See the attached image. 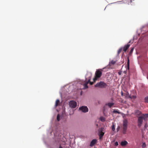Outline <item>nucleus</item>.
Listing matches in <instances>:
<instances>
[{"instance_id": "nucleus-15", "label": "nucleus", "mask_w": 148, "mask_h": 148, "mask_svg": "<svg viewBox=\"0 0 148 148\" xmlns=\"http://www.w3.org/2000/svg\"><path fill=\"white\" fill-rule=\"evenodd\" d=\"M60 103V100L59 99H57L56 101V103L55 106L57 107L59 105V103Z\"/></svg>"}, {"instance_id": "nucleus-26", "label": "nucleus", "mask_w": 148, "mask_h": 148, "mask_svg": "<svg viewBox=\"0 0 148 148\" xmlns=\"http://www.w3.org/2000/svg\"><path fill=\"white\" fill-rule=\"evenodd\" d=\"M145 102H148V97H146L145 98Z\"/></svg>"}, {"instance_id": "nucleus-2", "label": "nucleus", "mask_w": 148, "mask_h": 148, "mask_svg": "<svg viewBox=\"0 0 148 148\" xmlns=\"http://www.w3.org/2000/svg\"><path fill=\"white\" fill-rule=\"evenodd\" d=\"M107 86V84L103 82H100L96 84L95 86L97 87H99L101 88H105Z\"/></svg>"}, {"instance_id": "nucleus-24", "label": "nucleus", "mask_w": 148, "mask_h": 148, "mask_svg": "<svg viewBox=\"0 0 148 148\" xmlns=\"http://www.w3.org/2000/svg\"><path fill=\"white\" fill-rule=\"evenodd\" d=\"M130 98L131 99H135L136 98V96L134 95L131 96V95L130 96Z\"/></svg>"}, {"instance_id": "nucleus-5", "label": "nucleus", "mask_w": 148, "mask_h": 148, "mask_svg": "<svg viewBox=\"0 0 148 148\" xmlns=\"http://www.w3.org/2000/svg\"><path fill=\"white\" fill-rule=\"evenodd\" d=\"M69 105L72 108H75L77 106V103L74 101H70L69 103Z\"/></svg>"}, {"instance_id": "nucleus-8", "label": "nucleus", "mask_w": 148, "mask_h": 148, "mask_svg": "<svg viewBox=\"0 0 148 148\" xmlns=\"http://www.w3.org/2000/svg\"><path fill=\"white\" fill-rule=\"evenodd\" d=\"M90 79H89L87 82H86L84 84L83 86H84V89H86L88 88V86L87 85V84L88 83H89V82H90Z\"/></svg>"}, {"instance_id": "nucleus-31", "label": "nucleus", "mask_w": 148, "mask_h": 148, "mask_svg": "<svg viewBox=\"0 0 148 148\" xmlns=\"http://www.w3.org/2000/svg\"><path fill=\"white\" fill-rule=\"evenodd\" d=\"M119 128H120L118 126L117 128V131H119Z\"/></svg>"}, {"instance_id": "nucleus-35", "label": "nucleus", "mask_w": 148, "mask_h": 148, "mask_svg": "<svg viewBox=\"0 0 148 148\" xmlns=\"http://www.w3.org/2000/svg\"><path fill=\"white\" fill-rule=\"evenodd\" d=\"M103 69H104V68H103L102 69L103 70Z\"/></svg>"}, {"instance_id": "nucleus-16", "label": "nucleus", "mask_w": 148, "mask_h": 148, "mask_svg": "<svg viewBox=\"0 0 148 148\" xmlns=\"http://www.w3.org/2000/svg\"><path fill=\"white\" fill-rule=\"evenodd\" d=\"M123 49V47H121L118 50L117 52V55H119Z\"/></svg>"}, {"instance_id": "nucleus-18", "label": "nucleus", "mask_w": 148, "mask_h": 148, "mask_svg": "<svg viewBox=\"0 0 148 148\" xmlns=\"http://www.w3.org/2000/svg\"><path fill=\"white\" fill-rule=\"evenodd\" d=\"M100 120L102 122H104L105 121V118L103 116H101L100 118Z\"/></svg>"}, {"instance_id": "nucleus-23", "label": "nucleus", "mask_w": 148, "mask_h": 148, "mask_svg": "<svg viewBox=\"0 0 148 148\" xmlns=\"http://www.w3.org/2000/svg\"><path fill=\"white\" fill-rule=\"evenodd\" d=\"M57 120L58 121H59L60 120V116L59 114H58L57 116Z\"/></svg>"}, {"instance_id": "nucleus-28", "label": "nucleus", "mask_w": 148, "mask_h": 148, "mask_svg": "<svg viewBox=\"0 0 148 148\" xmlns=\"http://www.w3.org/2000/svg\"><path fill=\"white\" fill-rule=\"evenodd\" d=\"M115 145L116 146H117L118 145V143L117 142H116L115 143Z\"/></svg>"}, {"instance_id": "nucleus-30", "label": "nucleus", "mask_w": 148, "mask_h": 148, "mask_svg": "<svg viewBox=\"0 0 148 148\" xmlns=\"http://www.w3.org/2000/svg\"><path fill=\"white\" fill-rule=\"evenodd\" d=\"M90 85H92V84H93V82H90H90H89V83Z\"/></svg>"}, {"instance_id": "nucleus-6", "label": "nucleus", "mask_w": 148, "mask_h": 148, "mask_svg": "<svg viewBox=\"0 0 148 148\" xmlns=\"http://www.w3.org/2000/svg\"><path fill=\"white\" fill-rule=\"evenodd\" d=\"M104 128L103 127H101L99 128L98 130V135H101V136H103L104 134V133L103 132V131Z\"/></svg>"}, {"instance_id": "nucleus-1", "label": "nucleus", "mask_w": 148, "mask_h": 148, "mask_svg": "<svg viewBox=\"0 0 148 148\" xmlns=\"http://www.w3.org/2000/svg\"><path fill=\"white\" fill-rule=\"evenodd\" d=\"M103 71V69H97L95 73V78H93V80L95 82V81L97 80V79H98L102 75V71Z\"/></svg>"}, {"instance_id": "nucleus-14", "label": "nucleus", "mask_w": 148, "mask_h": 148, "mask_svg": "<svg viewBox=\"0 0 148 148\" xmlns=\"http://www.w3.org/2000/svg\"><path fill=\"white\" fill-rule=\"evenodd\" d=\"M131 95H129V93L128 92H126L125 94V97L127 98H130V96Z\"/></svg>"}, {"instance_id": "nucleus-37", "label": "nucleus", "mask_w": 148, "mask_h": 148, "mask_svg": "<svg viewBox=\"0 0 148 148\" xmlns=\"http://www.w3.org/2000/svg\"><path fill=\"white\" fill-rule=\"evenodd\" d=\"M144 115H143V116L144 117Z\"/></svg>"}, {"instance_id": "nucleus-20", "label": "nucleus", "mask_w": 148, "mask_h": 148, "mask_svg": "<svg viewBox=\"0 0 148 148\" xmlns=\"http://www.w3.org/2000/svg\"><path fill=\"white\" fill-rule=\"evenodd\" d=\"M127 69H128L129 68L130 66V60L129 58H128L127 59Z\"/></svg>"}, {"instance_id": "nucleus-36", "label": "nucleus", "mask_w": 148, "mask_h": 148, "mask_svg": "<svg viewBox=\"0 0 148 148\" xmlns=\"http://www.w3.org/2000/svg\"><path fill=\"white\" fill-rule=\"evenodd\" d=\"M103 69H104V68H103L102 69L103 70Z\"/></svg>"}, {"instance_id": "nucleus-34", "label": "nucleus", "mask_w": 148, "mask_h": 148, "mask_svg": "<svg viewBox=\"0 0 148 148\" xmlns=\"http://www.w3.org/2000/svg\"><path fill=\"white\" fill-rule=\"evenodd\" d=\"M132 0H130V3H131L132 2Z\"/></svg>"}, {"instance_id": "nucleus-32", "label": "nucleus", "mask_w": 148, "mask_h": 148, "mask_svg": "<svg viewBox=\"0 0 148 148\" xmlns=\"http://www.w3.org/2000/svg\"><path fill=\"white\" fill-rule=\"evenodd\" d=\"M118 74L119 75H120L121 74V73L120 72H119Z\"/></svg>"}, {"instance_id": "nucleus-22", "label": "nucleus", "mask_w": 148, "mask_h": 148, "mask_svg": "<svg viewBox=\"0 0 148 148\" xmlns=\"http://www.w3.org/2000/svg\"><path fill=\"white\" fill-rule=\"evenodd\" d=\"M146 145L145 143H143L142 145V147L143 148H145L146 147Z\"/></svg>"}, {"instance_id": "nucleus-21", "label": "nucleus", "mask_w": 148, "mask_h": 148, "mask_svg": "<svg viewBox=\"0 0 148 148\" xmlns=\"http://www.w3.org/2000/svg\"><path fill=\"white\" fill-rule=\"evenodd\" d=\"M116 62L115 61L112 60L111 61V62L110 63V64H112L114 65L115 64Z\"/></svg>"}, {"instance_id": "nucleus-29", "label": "nucleus", "mask_w": 148, "mask_h": 148, "mask_svg": "<svg viewBox=\"0 0 148 148\" xmlns=\"http://www.w3.org/2000/svg\"><path fill=\"white\" fill-rule=\"evenodd\" d=\"M99 138L100 139H101L102 138L103 136H101V135H99Z\"/></svg>"}, {"instance_id": "nucleus-7", "label": "nucleus", "mask_w": 148, "mask_h": 148, "mask_svg": "<svg viewBox=\"0 0 148 148\" xmlns=\"http://www.w3.org/2000/svg\"><path fill=\"white\" fill-rule=\"evenodd\" d=\"M130 42V41L129 42L127 45H125L124 47L123 48V51L125 52L126 50L128 49L130 46V45L129 44V43Z\"/></svg>"}, {"instance_id": "nucleus-33", "label": "nucleus", "mask_w": 148, "mask_h": 148, "mask_svg": "<svg viewBox=\"0 0 148 148\" xmlns=\"http://www.w3.org/2000/svg\"><path fill=\"white\" fill-rule=\"evenodd\" d=\"M59 148H62L61 145H60V146H59Z\"/></svg>"}, {"instance_id": "nucleus-12", "label": "nucleus", "mask_w": 148, "mask_h": 148, "mask_svg": "<svg viewBox=\"0 0 148 148\" xmlns=\"http://www.w3.org/2000/svg\"><path fill=\"white\" fill-rule=\"evenodd\" d=\"M114 105V103H109L106 104V105L108 106L110 108H111Z\"/></svg>"}, {"instance_id": "nucleus-3", "label": "nucleus", "mask_w": 148, "mask_h": 148, "mask_svg": "<svg viewBox=\"0 0 148 148\" xmlns=\"http://www.w3.org/2000/svg\"><path fill=\"white\" fill-rule=\"evenodd\" d=\"M143 119H145L144 117L143 116H140L138 117V125L139 127H140L141 126L143 122Z\"/></svg>"}, {"instance_id": "nucleus-27", "label": "nucleus", "mask_w": 148, "mask_h": 148, "mask_svg": "<svg viewBox=\"0 0 148 148\" xmlns=\"http://www.w3.org/2000/svg\"><path fill=\"white\" fill-rule=\"evenodd\" d=\"M134 48H132L131 49V50L130 51V54H131V53H132V52H133V51L134 50Z\"/></svg>"}, {"instance_id": "nucleus-9", "label": "nucleus", "mask_w": 148, "mask_h": 148, "mask_svg": "<svg viewBox=\"0 0 148 148\" xmlns=\"http://www.w3.org/2000/svg\"><path fill=\"white\" fill-rule=\"evenodd\" d=\"M97 142V140L96 139H93L90 143V146L92 147Z\"/></svg>"}, {"instance_id": "nucleus-25", "label": "nucleus", "mask_w": 148, "mask_h": 148, "mask_svg": "<svg viewBox=\"0 0 148 148\" xmlns=\"http://www.w3.org/2000/svg\"><path fill=\"white\" fill-rule=\"evenodd\" d=\"M115 130V125H114L113 124V125L112 126V130L113 131H114Z\"/></svg>"}, {"instance_id": "nucleus-10", "label": "nucleus", "mask_w": 148, "mask_h": 148, "mask_svg": "<svg viewBox=\"0 0 148 148\" xmlns=\"http://www.w3.org/2000/svg\"><path fill=\"white\" fill-rule=\"evenodd\" d=\"M128 142L126 140H124L121 142V145L123 146H125L128 144Z\"/></svg>"}, {"instance_id": "nucleus-4", "label": "nucleus", "mask_w": 148, "mask_h": 148, "mask_svg": "<svg viewBox=\"0 0 148 148\" xmlns=\"http://www.w3.org/2000/svg\"><path fill=\"white\" fill-rule=\"evenodd\" d=\"M79 109L82 112L85 113L88 112V109L86 106H83L79 108Z\"/></svg>"}, {"instance_id": "nucleus-19", "label": "nucleus", "mask_w": 148, "mask_h": 148, "mask_svg": "<svg viewBox=\"0 0 148 148\" xmlns=\"http://www.w3.org/2000/svg\"><path fill=\"white\" fill-rule=\"evenodd\" d=\"M113 113H116V114H121V112H119L118 111L114 110H113Z\"/></svg>"}, {"instance_id": "nucleus-17", "label": "nucleus", "mask_w": 148, "mask_h": 148, "mask_svg": "<svg viewBox=\"0 0 148 148\" xmlns=\"http://www.w3.org/2000/svg\"><path fill=\"white\" fill-rule=\"evenodd\" d=\"M141 112L138 110H137L136 111V115H139L141 114Z\"/></svg>"}, {"instance_id": "nucleus-11", "label": "nucleus", "mask_w": 148, "mask_h": 148, "mask_svg": "<svg viewBox=\"0 0 148 148\" xmlns=\"http://www.w3.org/2000/svg\"><path fill=\"white\" fill-rule=\"evenodd\" d=\"M127 123L128 122L127 120L126 119L125 120L123 121V127H127Z\"/></svg>"}, {"instance_id": "nucleus-13", "label": "nucleus", "mask_w": 148, "mask_h": 148, "mask_svg": "<svg viewBox=\"0 0 148 148\" xmlns=\"http://www.w3.org/2000/svg\"><path fill=\"white\" fill-rule=\"evenodd\" d=\"M127 127H123V133L124 134H126Z\"/></svg>"}, {"instance_id": "nucleus-38", "label": "nucleus", "mask_w": 148, "mask_h": 148, "mask_svg": "<svg viewBox=\"0 0 148 148\" xmlns=\"http://www.w3.org/2000/svg\"><path fill=\"white\" fill-rule=\"evenodd\" d=\"M133 1H134V0H133Z\"/></svg>"}]
</instances>
